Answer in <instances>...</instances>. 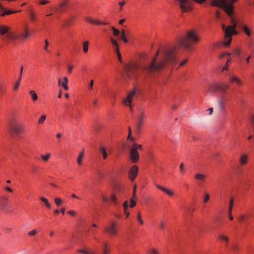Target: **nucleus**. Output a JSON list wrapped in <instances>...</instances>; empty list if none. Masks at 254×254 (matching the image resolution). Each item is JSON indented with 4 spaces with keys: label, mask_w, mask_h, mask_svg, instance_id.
Instances as JSON below:
<instances>
[{
    "label": "nucleus",
    "mask_w": 254,
    "mask_h": 254,
    "mask_svg": "<svg viewBox=\"0 0 254 254\" xmlns=\"http://www.w3.org/2000/svg\"><path fill=\"white\" fill-rule=\"evenodd\" d=\"M232 249L234 252H235L238 249V247L236 245H233L232 246Z\"/></svg>",
    "instance_id": "obj_64"
},
{
    "label": "nucleus",
    "mask_w": 254,
    "mask_h": 254,
    "mask_svg": "<svg viewBox=\"0 0 254 254\" xmlns=\"http://www.w3.org/2000/svg\"><path fill=\"white\" fill-rule=\"evenodd\" d=\"M88 44L89 43L88 41H85L83 44V50L84 53H87L88 49Z\"/></svg>",
    "instance_id": "obj_30"
},
{
    "label": "nucleus",
    "mask_w": 254,
    "mask_h": 254,
    "mask_svg": "<svg viewBox=\"0 0 254 254\" xmlns=\"http://www.w3.org/2000/svg\"><path fill=\"white\" fill-rule=\"evenodd\" d=\"M29 94L31 96V99L33 102L36 101L38 99L37 94L34 90L30 91Z\"/></svg>",
    "instance_id": "obj_23"
},
{
    "label": "nucleus",
    "mask_w": 254,
    "mask_h": 254,
    "mask_svg": "<svg viewBox=\"0 0 254 254\" xmlns=\"http://www.w3.org/2000/svg\"><path fill=\"white\" fill-rule=\"evenodd\" d=\"M67 6V0H65L60 2L57 6L53 8L55 9L56 12L61 13L64 10V8Z\"/></svg>",
    "instance_id": "obj_11"
},
{
    "label": "nucleus",
    "mask_w": 254,
    "mask_h": 254,
    "mask_svg": "<svg viewBox=\"0 0 254 254\" xmlns=\"http://www.w3.org/2000/svg\"><path fill=\"white\" fill-rule=\"evenodd\" d=\"M135 94L136 91L133 90L127 94V98L123 101V103L125 105L129 107L131 112L133 111V109L131 106V103L132 102V98L135 96Z\"/></svg>",
    "instance_id": "obj_8"
},
{
    "label": "nucleus",
    "mask_w": 254,
    "mask_h": 254,
    "mask_svg": "<svg viewBox=\"0 0 254 254\" xmlns=\"http://www.w3.org/2000/svg\"><path fill=\"white\" fill-rule=\"evenodd\" d=\"M194 178L198 181V185L201 186V183L205 181V176L204 174L197 173L195 175Z\"/></svg>",
    "instance_id": "obj_15"
},
{
    "label": "nucleus",
    "mask_w": 254,
    "mask_h": 254,
    "mask_svg": "<svg viewBox=\"0 0 254 254\" xmlns=\"http://www.w3.org/2000/svg\"><path fill=\"white\" fill-rule=\"evenodd\" d=\"M0 15L3 16L5 15H9L12 13L16 12L15 11H12L10 10H6L4 7L0 3Z\"/></svg>",
    "instance_id": "obj_13"
},
{
    "label": "nucleus",
    "mask_w": 254,
    "mask_h": 254,
    "mask_svg": "<svg viewBox=\"0 0 254 254\" xmlns=\"http://www.w3.org/2000/svg\"><path fill=\"white\" fill-rule=\"evenodd\" d=\"M130 160L133 163H136L139 159V154L137 151L135 150V148H131L129 152Z\"/></svg>",
    "instance_id": "obj_10"
},
{
    "label": "nucleus",
    "mask_w": 254,
    "mask_h": 254,
    "mask_svg": "<svg viewBox=\"0 0 254 254\" xmlns=\"http://www.w3.org/2000/svg\"><path fill=\"white\" fill-rule=\"evenodd\" d=\"M232 20L233 23V25L228 26L226 28L224 24L222 25V28L224 30L225 39L223 44L225 46H228L230 45L232 40L231 36L236 34L235 31L236 23L233 19Z\"/></svg>",
    "instance_id": "obj_4"
},
{
    "label": "nucleus",
    "mask_w": 254,
    "mask_h": 254,
    "mask_svg": "<svg viewBox=\"0 0 254 254\" xmlns=\"http://www.w3.org/2000/svg\"><path fill=\"white\" fill-rule=\"evenodd\" d=\"M78 252L83 254H95L94 253L89 252L85 249L78 250Z\"/></svg>",
    "instance_id": "obj_31"
},
{
    "label": "nucleus",
    "mask_w": 254,
    "mask_h": 254,
    "mask_svg": "<svg viewBox=\"0 0 254 254\" xmlns=\"http://www.w3.org/2000/svg\"><path fill=\"white\" fill-rule=\"evenodd\" d=\"M67 213L71 216H75L76 212L73 210H69L67 212Z\"/></svg>",
    "instance_id": "obj_58"
},
{
    "label": "nucleus",
    "mask_w": 254,
    "mask_h": 254,
    "mask_svg": "<svg viewBox=\"0 0 254 254\" xmlns=\"http://www.w3.org/2000/svg\"><path fill=\"white\" fill-rule=\"evenodd\" d=\"M64 81L62 82L61 79H59L58 83L59 85H61L64 90H67L68 89L67 83L68 82V79L66 77H64Z\"/></svg>",
    "instance_id": "obj_18"
},
{
    "label": "nucleus",
    "mask_w": 254,
    "mask_h": 254,
    "mask_svg": "<svg viewBox=\"0 0 254 254\" xmlns=\"http://www.w3.org/2000/svg\"><path fill=\"white\" fill-rule=\"evenodd\" d=\"M134 198H130V207H133L135 204H136V202H135V201L134 200Z\"/></svg>",
    "instance_id": "obj_49"
},
{
    "label": "nucleus",
    "mask_w": 254,
    "mask_h": 254,
    "mask_svg": "<svg viewBox=\"0 0 254 254\" xmlns=\"http://www.w3.org/2000/svg\"><path fill=\"white\" fill-rule=\"evenodd\" d=\"M100 152L102 154L103 159H106L108 156L106 148L103 146H101L100 147Z\"/></svg>",
    "instance_id": "obj_22"
},
{
    "label": "nucleus",
    "mask_w": 254,
    "mask_h": 254,
    "mask_svg": "<svg viewBox=\"0 0 254 254\" xmlns=\"http://www.w3.org/2000/svg\"><path fill=\"white\" fill-rule=\"evenodd\" d=\"M219 239L222 241H224V242H225V243H226V246H227V243H228L229 242V239L227 237L224 236V235H219Z\"/></svg>",
    "instance_id": "obj_27"
},
{
    "label": "nucleus",
    "mask_w": 254,
    "mask_h": 254,
    "mask_svg": "<svg viewBox=\"0 0 254 254\" xmlns=\"http://www.w3.org/2000/svg\"><path fill=\"white\" fill-rule=\"evenodd\" d=\"M29 17H30V20L32 21H34L36 19V16H35L34 13L33 12H31L30 13V14H29Z\"/></svg>",
    "instance_id": "obj_43"
},
{
    "label": "nucleus",
    "mask_w": 254,
    "mask_h": 254,
    "mask_svg": "<svg viewBox=\"0 0 254 254\" xmlns=\"http://www.w3.org/2000/svg\"><path fill=\"white\" fill-rule=\"evenodd\" d=\"M23 65H21L20 67V69L19 71V76L18 79H17V88L20 85V81L21 80L22 73H23Z\"/></svg>",
    "instance_id": "obj_25"
},
{
    "label": "nucleus",
    "mask_w": 254,
    "mask_h": 254,
    "mask_svg": "<svg viewBox=\"0 0 254 254\" xmlns=\"http://www.w3.org/2000/svg\"><path fill=\"white\" fill-rule=\"evenodd\" d=\"M155 186L158 189L160 190L168 195L170 196H173L174 195V192L158 184H156Z\"/></svg>",
    "instance_id": "obj_17"
},
{
    "label": "nucleus",
    "mask_w": 254,
    "mask_h": 254,
    "mask_svg": "<svg viewBox=\"0 0 254 254\" xmlns=\"http://www.w3.org/2000/svg\"><path fill=\"white\" fill-rule=\"evenodd\" d=\"M159 227L162 230H164L165 228V223L163 221H160L159 224Z\"/></svg>",
    "instance_id": "obj_56"
},
{
    "label": "nucleus",
    "mask_w": 254,
    "mask_h": 254,
    "mask_svg": "<svg viewBox=\"0 0 254 254\" xmlns=\"http://www.w3.org/2000/svg\"><path fill=\"white\" fill-rule=\"evenodd\" d=\"M132 148H135V150L137 151V149H141L142 146H141V145H140V144L134 143Z\"/></svg>",
    "instance_id": "obj_45"
},
{
    "label": "nucleus",
    "mask_w": 254,
    "mask_h": 254,
    "mask_svg": "<svg viewBox=\"0 0 254 254\" xmlns=\"http://www.w3.org/2000/svg\"><path fill=\"white\" fill-rule=\"evenodd\" d=\"M247 157L246 156H245V155H243L241 158V160H240V162H241V165H244L245 164H246L247 163Z\"/></svg>",
    "instance_id": "obj_34"
},
{
    "label": "nucleus",
    "mask_w": 254,
    "mask_h": 254,
    "mask_svg": "<svg viewBox=\"0 0 254 254\" xmlns=\"http://www.w3.org/2000/svg\"><path fill=\"white\" fill-rule=\"evenodd\" d=\"M36 233H37L36 230L33 229L31 231H30L29 232H28V235H29V236H34L36 234Z\"/></svg>",
    "instance_id": "obj_54"
},
{
    "label": "nucleus",
    "mask_w": 254,
    "mask_h": 254,
    "mask_svg": "<svg viewBox=\"0 0 254 254\" xmlns=\"http://www.w3.org/2000/svg\"><path fill=\"white\" fill-rule=\"evenodd\" d=\"M108 23L107 22H101L99 20L95 19V22L94 25H107Z\"/></svg>",
    "instance_id": "obj_41"
},
{
    "label": "nucleus",
    "mask_w": 254,
    "mask_h": 254,
    "mask_svg": "<svg viewBox=\"0 0 254 254\" xmlns=\"http://www.w3.org/2000/svg\"><path fill=\"white\" fill-rule=\"evenodd\" d=\"M229 81L231 83L235 82L238 86H241L243 84V82L240 78L234 75L230 76Z\"/></svg>",
    "instance_id": "obj_14"
},
{
    "label": "nucleus",
    "mask_w": 254,
    "mask_h": 254,
    "mask_svg": "<svg viewBox=\"0 0 254 254\" xmlns=\"http://www.w3.org/2000/svg\"><path fill=\"white\" fill-rule=\"evenodd\" d=\"M209 198H210L209 194L207 192H204V195H203V203H207L208 202V201L209 200Z\"/></svg>",
    "instance_id": "obj_26"
},
{
    "label": "nucleus",
    "mask_w": 254,
    "mask_h": 254,
    "mask_svg": "<svg viewBox=\"0 0 254 254\" xmlns=\"http://www.w3.org/2000/svg\"><path fill=\"white\" fill-rule=\"evenodd\" d=\"M50 156H51V154L49 153H48L46 155H42L41 156V158L44 161H47L49 160V159L50 158Z\"/></svg>",
    "instance_id": "obj_36"
},
{
    "label": "nucleus",
    "mask_w": 254,
    "mask_h": 254,
    "mask_svg": "<svg viewBox=\"0 0 254 254\" xmlns=\"http://www.w3.org/2000/svg\"><path fill=\"white\" fill-rule=\"evenodd\" d=\"M67 71L69 73H70L72 72V70L73 68V66L71 65H67Z\"/></svg>",
    "instance_id": "obj_55"
},
{
    "label": "nucleus",
    "mask_w": 254,
    "mask_h": 254,
    "mask_svg": "<svg viewBox=\"0 0 254 254\" xmlns=\"http://www.w3.org/2000/svg\"><path fill=\"white\" fill-rule=\"evenodd\" d=\"M226 99L224 96L222 95L220 97V100L218 101V107L221 111H223L225 108V103Z\"/></svg>",
    "instance_id": "obj_16"
},
{
    "label": "nucleus",
    "mask_w": 254,
    "mask_h": 254,
    "mask_svg": "<svg viewBox=\"0 0 254 254\" xmlns=\"http://www.w3.org/2000/svg\"><path fill=\"white\" fill-rule=\"evenodd\" d=\"M179 171L181 174L184 175L186 173V168L184 166V164L182 163L179 167Z\"/></svg>",
    "instance_id": "obj_29"
},
{
    "label": "nucleus",
    "mask_w": 254,
    "mask_h": 254,
    "mask_svg": "<svg viewBox=\"0 0 254 254\" xmlns=\"http://www.w3.org/2000/svg\"><path fill=\"white\" fill-rule=\"evenodd\" d=\"M117 53V55L118 56V58L119 61H120V62L122 63V59L121 54H120V52H118V53Z\"/></svg>",
    "instance_id": "obj_62"
},
{
    "label": "nucleus",
    "mask_w": 254,
    "mask_h": 254,
    "mask_svg": "<svg viewBox=\"0 0 254 254\" xmlns=\"http://www.w3.org/2000/svg\"><path fill=\"white\" fill-rule=\"evenodd\" d=\"M194 1L202 3L206 1V0H193ZM211 5L215 6H218L224 9L226 12L229 16L233 14L232 4L228 1L227 0H213L212 1Z\"/></svg>",
    "instance_id": "obj_3"
},
{
    "label": "nucleus",
    "mask_w": 254,
    "mask_h": 254,
    "mask_svg": "<svg viewBox=\"0 0 254 254\" xmlns=\"http://www.w3.org/2000/svg\"><path fill=\"white\" fill-rule=\"evenodd\" d=\"M246 216L245 215H240L239 217H238V220L240 222H243L245 221L246 220V218H245Z\"/></svg>",
    "instance_id": "obj_47"
},
{
    "label": "nucleus",
    "mask_w": 254,
    "mask_h": 254,
    "mask_svg": "<svg viewBox=\"0 0 254 254\" xmlns=\"http://www.w3.org/2000/svg\"><path fill=\"white\" fill-rule=\"evenodd\" d=\"M123 207L124 210V212L126 213V210L127 209L128 207V201H125L123 203Z\"/></svg>",
    "instance_id": "obj_48"
},
{
    "label": "nucleus",
    "mask_w": 254,
    "mask_h": 254,
    "mask_svg": "<svg viewBox=\"0 0 254 254\" xmlns=\"http://www.w3.org/2000/svg\"><path fill=\"white\" fill-rule=\"evenodd\" d=\"M94 81L93 80H91L88 85V88L89 90H91L93 89Z\"/></svg>",
    "instance_id": "obj_53"
},
{
    "label": "nucleus",
    "mask_w": 254,
    "mask_h": 254,
    "mask_svg": "<svg viewBox=\"0 0 254 254\" xmlns=\"http://www.w3.org/2000/svg\"><path fill=\"white\" fill-rule=\"evenodd\" d=\"M228 88V85L227 84H221L214 83L209 85L208 88V91L210 93H213L216 91H220L224 92Z\"/></svg>",
    "instance_id": "obj_6"
},
{
    "label": "nucleus",
    "mask_w": 254,
    "mask_h": 254,
    "mask_svg": "<svg viewBox=\"0 0 254 254\" xmlns=\"http://www.w3.org/2000/svg\"><path fill=\"white\" fill-rule=\"evenodd\" d=\"M55 202L57 205V206H59L62 203V199L59 197H56L55 198Z\"/></svg>",
    "instance_id": "obj_37"
},
{
    "label": "nucleus",
    "mask_w": 254,
    "mask_h": 254,
    "mask_svg": "<svg viewBox=\"0 0 254 254\" xmlns=\"http://www.w3.org/2000/svg\"><path fill=\"white\" fill-rule=\"evenodd\" d=\"M136 185H134L133 186V194L132 197V198H136Z\"/></svg>",
    "instance_id": "obj_52"
},
{
    "label": "nucleus",
    "mask_w": 254,
    "mask_h": 254,
    "mask_svg": "<svg viewBox=\"0 0 254 254\" xmlns=\"http://www.w3.org/2000/svg\"><path fill=\"white\" fill-rule=\"evenodd\" d=\"M105 231L106 233L111 235H115L117 233V224L115 222L110 223L105 228Z\"/></svg>",
    "instance_id": "obj_7"
},
{
    "label": "nucleus",
    "mask_w": 254,
    "mask_h": 254,
    "mask_svg": "<svg viewBox=\"0 0 254 254\" xmlns=\"http://www.w3.org/2000/svg\"><path fill=\"white\" fill-rule=\"evenodd\" d=\"M229 64L228 63H226L224 66L222 67V71L224 72L225 70H227L228 69Z\"/></svg>",
    "instance_id": "obj_57"
},
{
    "label": "nucleus",
    "mask_w": 254,
    "mask_h": 254,
    "mask_svg": "<svg viewBox=\"0 0 254 254\" xmlns=\"http://www.w3.org/2000/svg\"><path fill=\"white\" fill-rule=\"evenodd\" d=\"M24 130V127L22 126H17V134H19L23 132Z\"/></svg>",
    "instance_id": "obj_40"
},
{
    "label": "nucleus",
    "mask_w": 254,
    "mask_h": 254,
    "mask_svg": "<svg viewBox=\"0 0 254 254\" xmlns=\"http://www.w3.org/2000/svg\"><path fill=\"white\" fill-rule=\"evenodd\" d=\"M85 20L90 23V24H94V22H95V19L90 17H87L85 19Z\"/></svg>",
    "instance_id": "obj_42"
},
{
    "label": "nucleus",
    "mask_w": 254,
    "mask_h": 254,
    "mask_svg": "<svg viewBox=\"0 0 254 254\" xmlns=\"http://www.w3.org/2000/svg\"><path fill=\"white\" fill-rule=\"evenodd\" d=\"M10 28L6 25H0V34L5 35L3 39L7 44L11 43L15 39L14 33L10 31Z\"/></svg>",
    "instance_id": "obj_5"
},
{
    "label": "nucleus",
    "mask_w": 254,
    "mask_h": 254,
    "mask_svg": "<svg viewBox=\"0 0 254 254\" xmlns=\"http://www.w3.org/2000/svg\"><path fill=\"white\" fill-rule=\"evenodd\" d=\"M49 3V1L44 0H40V1H39V3L40 4H42V5L46 4L47 3Z\"/></svg>",
    "instance_id": "obj_61"
},
{
    "label": "nucleus",
    "mask_w": 254,
    "mask_h": 254,
    "mask_svg": "<svg viewBox=\"0 0 254 254\" xmlns=\"http://www.w3.org/2000/svg\"><path fill=\"white\" fill-rule=\"evenodd\" d=\"M137 219H138V220L140 224H143V221L141 219V216H140V214L139 213H138V215H137Z\"/></svg>",
    "instance_id": "obj_59"
},
{
    "label": "nucleus",
    "mask_w": 254,
    "mask_h": 254,
    "mask_svg": "<svg viewBox=\"0 0 254 254\" xmlns=\"http://www.w3.org/2000/svg\"><path fill=\"white\" fill-rule=\"evenodd\" d=\"M16 125L14 119L10 120L7 124V130L9 135L13 136L15 134Z\"/></svg>",
    "instance_id": "obj_9"
},
{
    "label": "nucleus",
    "mask_w": 254,
    "mask_h": 254,
    "mask_svg": "<svg viewBox=\"0 0 254 254\" xmlns=\"http://www.w3.org/2000/svg\"><path fill=\"white\" fill-rule=\"evenodd\" d=\"M40 199L45 204L47 208H51V205L47 198L44 197H40Z\"/></svg>",
    "instance_id": "obj_24"
},
{
    "label": "nucleus",
    "mask_w": 254,
    "mask_h": 254,
    "mask_svg": "<svg viewBox=\"0 0 254 254\" xmlns=\"http://www.w3.org/2000/svg\"><path fill=\"white\" fill-rule=\"evenodd\" d=\"M175 53V48L166 49L161 53L160 60H157L159 54L158 51L153 59L143 62L140 65L136 63L125 64L124 69L126 76L128 79L137 78L138 76L137 71L140 68L143 75L146 77H151L162 69L176 64Z\"/></svg>",
    "instance_id": "obj_1"
},
{
    "label": "nucleus",
    "mask_w": 254,
    "mask_h": 254,
    "mask_svg": "<svg viewBox=\"0 0 254 254\" xmlns=\"http://www.w3.org/2000/svg\"><path fill=\"white\" fill-rule=\"evenodd\" d=\"M233 206V199L232 198H231L230 200V202H229L228 212H232Z\"/></svg>",
    "instance_id": "obj_38"
},
{
    "label": "nucleus",
    "mask_w": 254,
    "mask_h": 254,
    "mask_svg": "<svg viewBox=\"0 0 254 254\" xmlns=\"http://www.w3.org/2000/svg\"><path fill=\"white\" fill-rule=\"evenodd\" d=\"M120 39L123 40L125 43H127L128 42V40L126 38V35L123 34V33H122V34H121V35L120 37Z\"/></svg>",
    "instance_id": "obj_44"
},
{
    "label": "nucleus",
    "mask_w": 254,
    "mask_h": 254,
    "mask_svg": "<svg viewBox=\"0 0 254 254\" xmlns=\"http://www.w3.org/2000/svg\"><path fill=\"white\" fill-rule=\"evenodd\" d=\"M199 41V38L193 30L188 31L186 34L179 40L181 46L186 49H189L191 46Z\"/></svg>",
    "instance_id": "obj_2"
},
{
    "label": "nucleus",
    "mask_w": 254,
    "mask_h": 254,
    "mask_svg": "<svg viewBox=\"0 0 254 254\" xmlns=\"http://www.w3.org/2000/svg\"><path fill=\"white\" fill-rule=\"evenodd\" d=\"M83 157V151L81 152L77 157V162L79 165H80L82 164V160Z\"/></svg>",
    "instance_id": "obj_28"
},
{
    "label": "nucleus",
    "mask_w": 254,
    "mask_h": 254,
    "mask_svg": "<svg viewBox=\"0 0 254 254\" xmlns=\"http://www.w3.org/2000/svg\"><path fill=\"white\" fill-rule=\"evenodd\" d=\"M243 30L244 31V32L248 36H251V31H250L249 28L246 26H245L243 27L242 28Z\"/></svg>",
    "instance_id": "obj_32"
},
{
    "label": "nucleus",
    "mask_w": 254,
    "mask_h": 254,
    "mask_svg": "<svg viewBox=\"0 0 254 254\" xmlns=\"http://www.w3.org/2000/svg\"><path fill=\"white\" fill-rule=\"evenodd\" d=\"M46 119V115H42L39 118V121H38V123L39 124H43L45 122Z\"/></svg>",
    "instance_id": "obj_33"
},
{
    "label": "nucleus",
    "mask_w": 254,
    "mask_h": 254,
    "mask_svg": "<svg viewBox=\"0 0 254 254\" xmlns=\"http://www.w3.org/2000/svg\"><path fill=\"white\" fill-rule=\"evenodd\" d=\"M110 200L114 203L115 204H116L117 203V198H116V196L115 195V194H112L111 195V197H110Z\"/></svg>",
    "instance_id": "obj_46"
},
{
    "label": "nucleus",
    "mask_w": 254,
    "mask_h": 254,
    "mask_svg": "<svg viewBox=\"0 0 254 254\" xmlns=\"http://www.w3.org/2000/svg\"><path fill=\"white\" fill-rule=\"evenodd\" d=\"M149 254H158V252L155 249H152L150 251Z\"/></svg>",
    "instance_id": "obj_60"
},
{
    "label": "nucleus",
    "mask_w": 254,
    "mask_h": 254,
    "mask_svg": "<svg viewBox=\"0 0 254 254\" xmlns=\"http://www.w3.org/2000/svg\"><path fill=\"white\" fill-rule=\"evenodd\" d=\"M110 41L111 42L112 47H113L114 50H115V51L116 53L119 52L120 51H119V45H118L117 41L115 39H113V38H111L110 39Z\"/></svg>",
    "instance_id": "obj_19"
},
{
    "label": "nucleus",
    "mask_w": 254,
    "mask_h": 254,
    "mask_svg": "<svg viewBox=\"0 0 254 254\" xmlns=\"http://www.w3.org/2000/svg\"><path fill=\"white\" fill-rule=\"evenodd\" d=\"M143 117H144V114H143V113H141L140 114V115H139L138 122L137 124L136 125V129L138 130H139L140 128H141V125H142V123H143Z\"/></svg>",
    "instance_id": "obj_20"
},
{
    "label": "nucleus",
    "mask_w": 254,
    "mask_h": 254,
    "mask_svg": "<svg viewBox=\"0 0 254 254\" xmlns=\"http://www.w3.org/2000/svg\"><path fill=\"white\" fill-rule=\"evenodd\" d=\"M45 46H44L43 48L47 52H49V51L48 50V46L49 45V42L47 40H45Z\"/></svg>",
    "instance_id": "obj_50"
},
{
    "label": "nucleus",
    "mask_w": 254,
    "mask_h": 254,
    "mask_svg": "<svg viewBox=\"0 0 254 254\" xmlns=\"http://www.w3.org/2000/svg\"><path fill=\"white\" fill-rule=\"evenodd\" d=\"M188 61V60L187 59H185L184 60L183 62H182L180 64V66H183Z\"/></svg>",
    "instance_id": "obj_63"
},
{
    "label": "nucleus",
    "mask_w": 254,
    "mask_h": 254,
    "mask_svg": "<svg viewBox=\"0 0 254 254\" xmlns=\"http://www.w3.org/2000/svg\"><path fill=\"white\" fill-rule=\"evenodd\" d=\"M138 167L134 165L130 169L129 172V178L131 181H133L137 176Z\"/></svg>",
    "instance_id": "obj_12"
},
{
    "label": "nucleus",
    "mask_w": 254,
    "mask_h": 254,
    "mask_svg": "<svg viewBox=\"0 0 254 254\" xmlns=\"http://www.w3.org/2000/svg\"><path fill=\"white\" fill-rule=\"evenodd\" d=\"M111 29L112 30H113V34L117 36L118 35H119V34L120 33V32L119 30L117 29L116 28H115L114 27H111Z\"/></svg>",
    "instance_id": "obj_39"
},
{
    "label": "nucleus",
    "mask_w": 254,
    "mask_h": 254,
    "mask_svg": "<svg viewBox=\"0 0 254 254\" xmlns=\"http://www.w3.org/2000/svg\"><path fill=\"white\" fill-rule=\"evenodd\" d=\"M7 204L8 203L6 200H5L4 202L1 203L0 205V208L1 209V210H4L5 209H6L7 208Z\"/></svg>",
    "instance_id": "obj_35"
},
{
    "label": "nucleus",
    "mask_w": 254,
    "mask_h": 254,
    "mask_svg": "<svg viewBox=\"0 0 254 254\" xmlns=\"http://www.w3.org/2000/svg\"><path fill=\"white\" fill-rule=\"evenodd\" d=\"M136 185H134L133 186V194L132 197V198H136Z\"/></svg>",
    "instance_id": "obj_51"
},
{
    "label": "nucleus",
    "mask_w": 254,
    "mask_h": 254,
    "mask_svg": "<svg viewBox=\"0 0 254 254\" xmlns=\"http://www.w3.org/2000/svg\"><path fill=\"white\" fill-rule=\"evenodd\" d=\"M29 36V32H28V27H27V25L26 24H25V31L24 32V33H23L22 34H21L20 35L19 37L20 38H22L23 40H25Z\"/></svg>",
    "instance_id": "obj_21"
}]
</instances>
